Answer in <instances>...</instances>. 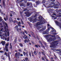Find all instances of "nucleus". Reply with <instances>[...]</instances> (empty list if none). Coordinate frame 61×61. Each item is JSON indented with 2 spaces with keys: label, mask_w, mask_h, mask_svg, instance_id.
<instances>
[{
  "label": "nucleus",
  "mask_w": 61,
  "mask_h": 61,
  "mask_svg": "<svg viewBox=\"0 0 61 61\" xmlns=\"http://www.w3.org/2000/svg\"><path fill=\"white\" fill-rule=\"evenodd\" d=\"M44 30L42 29H41V30H40V31H41V32H42Z\"/></svg>",
  "instance_id": "obj_42"
},
{
  "label": "nucleus",
  "mask_w": 61,
  "mask_h": 61,
  "mask_svg": "<svg viewBox=\"0 0 61 61\" xmlns=\"http://www.w3.org/2000/svg\"><path fill=\"white\" fill-rule=\"evenodd\" d=\"M17 20H20V19L19 18H17Z\"/></svg>",
  "instance_id": "obj_60"
},
{
  "label": "nucleus",
  "mask_w": 61,
  "mask_h": 61,
  "mask_svg": "<svg viewBox=\"0 0 61 61\" xmlns=\"http://www.w3.org/2000/svg\"><path fill=\"white\" fill-rule=\"evenodd\" d=\"M19 45L21 47H23V44L21 43H19Z\"/></svg>",
  "instance_id": "obj_26"
},
{
  "label": "nucleus",
  "mask_w": 61,
  "mask_h": 61,
  "mask_svg": "<svg viewBox=\"0 0 61 61\" xmlns=\"http://www.w3.org/2000/svg\"><path fill=\"white\" fill-rule=\"evenodd\" d=\"M50 28H51V29H52V30H51V32H52V33H53V32H55V33L56 32V30H55L51 26Z\"/></svg>",
  "instance_id": "obj_14"
},
{
  "label": "nucleus",
  "mask_w": 61,
  "mask_h": 61,
  "mask_svg": "<svg viewBox=\"0 0 61 61\" xmlns=\"http://www.w3.org/2000/svg\"><path fill=\"white\" fill-rule=\"evenodd\" d=\"M39 42L42 45V42L41 41H39Z\"/></svg>",
  "instance_id": "obj_50"
},
{
  "label": "nucleus",
  "mask_w": 61,
  "mask_h": 61,
  "mask_svg": "<svg viewBox=\"0 0 61 61\" xmlns=\"http://www.w3.org/2000/svg\"><path fill=\"white\" fill-rule=\"evenodd\" d=\"M2 21V17H0V22H1Z\"/></svg>",
  "instance_id": "obj_38"
},
{
  "label": "nucleus",
  "mask_w": 61,
  "mask_h": 61,
  "mask_svg": "<svg viewBox=\"0 0 61 61\" xmlns=\"http://www.w3.org/2000/svg\"><path fill=\"white\" fill-rule=\"evenodd\" d=\"M28 20H30V22L32 21V23H35L37 21V18H36L33 19V17H31L28 18Z\"/></svg>",
  "instance_id": "obj_5"
},
{
  "label": "nucleus",
  "mask_w": 61,
  "mask_h": 61,
  "mask_svg": "<svg viewBox=\"0 0 61 61\" xmlns=\"http://www.w3.org/2000/svg\"><path fill=\"white\" fill-rule=\"evenodd\" d=\"M10 49H11L12 50V46L11 45V43H10Z\"/></svg>",
  "instance_id": "obj_23"
},
{
  "label": "nucleus",
  "mask_w": 61,
  "mask_h": 61,
  "mask_svg": "<svg viewBox=\"0 0 61 61\" xmlns=\"http://www.w3.org/2000/svg\"><path fill=\"white\" fill-rule=\"evenodd\" d=\"M27 42L28 43V40H25V41H24V42H25V43H26V42Z\"/></svg>",
  "instance_id": "obj_29"
},
{
  "label": "nucleus",
  "mask_w": 61,
  "mask_h": 61,
  "mask_svg": "<svg viewBox=\"0 0 61 61\" xmlns=\"http://www.w3.org/2000/svg\"><path fill=\"white\" fill-rule=\"evenodd\" d=\"M45 2H46V1H45V0H43V5L44 6H47L48 5L49 3H46V4H44L45 3Z\"/></svg>",
  "instance_id": "obj_12"
},
{
  "label": "nucleus",
  "mask_w": 61,
  "mask_h": 61,
  "mask_svg": "<svg viewBox=\"0 0 61 61\" xmlns=\"http://www.w3.org/2000/svg\"><path fill=\"white\" fill-rule=\"evenodd\" d=\"M3 51H0V53H3Z\"/></svg>",
  "instance_id": "obj_62"
},
{
  "label": "nucleus",
  "mask_w": 61,
  "mask_h": 61,
  "mask_svg": "<svg viewBox=\"0 0 61 61\" xmlns=\"http://www.w3.org/2000/svg\"><path fill=\"white\" fill-rule=\"evenodd\" d=\"M18 25H16V26H15V28H18Z\"/></svg>",
  "instance_id": "obj_58"
},
{
  "label": "nucleus",
  "mask_w": 61,
  "mask_h": 61,
  "mask_svg": "<svg viewBox=\"0 0 61 61\" xmlns=\"http://www.w3.org/2000/svg\"><path fill=\"white\" fill-rule=\"evenodd\" d=\"M27 23H28V24L29 25H31V24H30V22H27Z\"/></svg>",
  "instance_id": "obj_51"
},
{
  "label": "nucleus",
  "mask_w": 61,
  "mask_h": 61,
  "mask_svg": "<svg viewBox=\"0 0 61 61\" xmlns=\"http://www.w3.org/2000/svg\"><path fill=\"white\" fill-rule=\"evenodd\" d=\"M50 29L49 28H48L47 30H46V31H44L43 32V34H44L47 35L48 34V32H49V30Z\"/></svg>",
  "instance_id": "obj_10"
},
{
  "label": "nucleus",
  "mask_w": 61,
  "mask_h": 61,
  "mask_svg": "<svg viewBox=\"0 0 61 61\" xmlns=\"http://www.w3.org/2000/svg\"><path fill=\"white\" fill-rule=\"evenodd\" d=\"M58 41H55L51 42L50 43V47L51 48H54L56 47V46H57L58 43Z\"/></svg>",
  "instance_id": "obj_3"
},
{
  "label": "nucleus",
  "mask_w": 61,
  "mask_h": 61,
  "mask_svg": "<svg viewBox=\"0 0 61 61\" xmlns=\"http://www.w3.org/2000/svg\"><path fill=\"white\" fill-rule=\"evenodd\" d=\"M18 26L19 27H21V25L19 24H18Z\"/></svg>",
  "instance_id": "obj_46"
},
{
  "label": "nucleus",
  "mask_w": 61,
  "mask_h": 61,
  "mask_svg": "<svg viewBox=\"0 0 61 61\" xmlns=\"http://www.w3.org/2000/svg\"><path fill=\"white\" fill-rule=\"evenodd\" d=\"M3 28H2L0 30V36L1 37V35H2V32H3Z\"/></svg>",
  "instance_id": "obj_16"
},
{
  "label": "nucleus",
  "mask_w": 61,
  "mask_h": 61,
  "mask_svg": "<svg viewBox=\"0 0 61 61\" xmlns=\"http://www.w3.org/2000/svg\"><path fill=\"white\" fill-rule=\"evenodd\" d=\"M30 5V3H27V6H28Z\"/></svg>",
  "instance_id": "obj_32"
},
{
  "label": "nucleus",
  "mask_w": 61,
  "mask_h": 61,
  "mask_svg": "<svg viewBox=\"0 0 61 61\" xmlns=\"http://www.w3.org/2000/svg\"><path fill=\"white\" fill-rule=\"evenodd\" d=\"M42 59L43 61H45V60L44 59V58L43 57H42Z\"/></svg>",
  "instance_id": "obj_52"
},
{
  "label": "nucleus",
  "mask_w": 61,
  "mask_h": 61,
  "mask_svg": "<svg viewBox=\"0 0 61 61\" xmlns=\"http://www.w3.org/2000/svg\"><path fill=\"white\" fill-rule=\"evenodd\" d=\"M18 54L17 53H15V58H19V56L20 55V56H23V54H20V53L19 52H18Z\"/></svg>",
  "instance_id": "obj_8"
},
{
  "label": "nucleus",
  "mask_w": 61,
  "mask_h": 61,
  "mask_svg": "<svg viewBox=\"0 0 61 61\" xmlns=\"http://www.w3.org/2000/svg\"><path fill=\"white\" fill-rule=\"evenodd\" d=\"M52 2H54L55 1V0H50Z\"/></svg>",
  "instance_id": "obj_57"
},
{
  "label": "nucleus",
  "mask_w": 61,
  "mask_h": 61,
  "mask_svg": "<svg viewBox=\"0 0 61 61\" xmlns=\"http://www.w3.org/2000/svg\"><path fill=\"white\" fill-rule=\"evenodd\" d=\"M15 61H18V60L17 59H15Z\"/></svg>",
  "instance_id": "obj_64"
},
{
  "label": "nucleus",
  "mask_w": 61,
  "mask_h": 61,
  "mask_svg": "<svg viewBox=\"0 0 61 61\" xmlns=\"http://www.w3.org/2000/svg\"><path fill=\"white\" fill-rule=\"evenodd\" d=\"M34 46H35V47H36V48H39L38 45H35Z\"/></svg>",
  "instance_id": "obj_33"
},
{
  "label": "nucleus",
  "mask_w": 61,
  "mask_h": 61,
  "mask_svg": "<svg viewBox=\"0 0 61 61\" xmlns=\"http://www.w3.org/2000/svg\"><path fill=\"white\" fill-rule=\"evenodd\" d=\"M18 41H19V42H20L21 41V40L20 39H18Z\"/></svg>",
  "instance_id": "obj_47"
},
{
  "label": "nucleus",
  "mask_w": 61,
  "mask_h": 61,
  "mask_svg": "<svg viewBox=\"0 0 61 61\" xmlns=\"http://www.w3.org/2000/svg\"><path fill=\"white\" fill-rule=\"evenodd\" d=\"M45 60H46V61H49V60H48V59H47L46 58H45Z\"/></svg>",
  "instance_id": "obj_59"
},
{
  "label": "nucleus",
  "mask_w": 61,
  "mask_h": 61,
  "mask_svg": "<svg viewBox=\"0 0 61 61\" xmlns=\"http://www.w3.org/2000/svg\"><path fill=\"white\" fill-rule=\"evenodd\" d=\"M45 37H47V42H51L53 41H55L56 39V37H54V38H52L51 37H49L47 35H45Z\"/></svg>",
  "instance_id": "obj_4"
},
{
  "label": "nucleus",
  "mask_w": 61,
  "mask_h": 61,
  "mask_svg": "<svg viewBox=\"0 0 61 61\" xmlns=\"http://www.w3.org/2000/svg\"><path fill=\"white\" fill-rule=\"evenodd\" d=\"M31 34H32V36L34 38H35V35H34V33L32 32H31Z\"/></svg>",
  "instance_id": "obj_19"
},
{
  "label": "nucleus",
  "mask_w": 61,
  "mask_h": 61,
  "mask_svg": "<svg viewBox=\"0 0 61 61\" xmlns=\"http://www.w3.org/2000/svg\"><path fill=\"white\" fill-rule=\"evenodd\" d=\"M39 21H40V22H38L36 23V27H38L39 25H42L43 23H45V21L43 20V17H39Z\"/></svg>",
  "instance_id": "obj_1"
},
{
  "label": "nucleus",
  "mask_w": 61,
  "mask_h": 61,
  "mask_svg": "<svg viewBox=\"0 0 61 61\" xmlns=\"http://www.w3.org/2000/svg\"><path fill=\"white\" fill-rule=\"evenodd\" d=\"M33 54H35V55H37V53H36V51H34V52H33Z\"/></svg>",
  "instance_id": "obj_27"
},
{
  "label": "nucleus",
  "mask_w": 61,
  "mask_h": 61,
  "mask_svg": "<svg viewBox=\"0 0 61 61\" xmlns=\"http://www.w3.org/2000/svg\"><path fill=\"white\" fill-rule=\"evenodd\" d=\"M21 6H24V7H25V6H24V5L23 3H22L21 4Z\"/></svg>",
  "instance_id": "obj_35"
},
{
  "label": "nucleus",
  "mask_w": 61,
  "mask_h": 61,
  "mask_svg": "<svg viewBox=\"0 0 61 61\" xmlns=\"http://www.w3.org/2000/svg\"><path fill=\"white\" fill-rule=\"evenodd\" d=\"M53 35H56V33L54 32L53 33Z\"/></svg>",
  "instance_id": "obj_63"
},
{
  "label": "nucleus",
  "mask_w": 61,
  "mask_h": 61,
  "mask_svg": "<svg viewBox=\"0 0 61 61\" xmlns=\"http://www.w3.org/2000/svg\"><path fill=\"white\" fill-rule=\"evenodd\" d=\"M20 19L21 20V21L22 24H24V22H23V21H22V20L21 19Z\"/></svg>",
  "instance_id": "obj_28"
},
{
  "label": "nucleus",
  "mask_w": 61,
  "mask_h": 61,
  "mask_svg": "<svg viewBox=\"0 0 61 61\" xmlns=\"http://www.w3.org/2000/svg\"><path fill=\"white\" fill-rule=\"evenodd\" d=\"M27 9H25L24 10V11H26V10H27Z\"/></svg>",
  "instance_id": "obj_61"
},
{
  "label": "nucleus",
  "mask_w": 61,
  "mask_h": 61,
  "mask_svg": "<svg viewBox=\"0 0 61 61\" xmlns=\"http://www.w3.org/2000/svg\"><path fill=\"white\" fill-rule=\"evenodd\" d=\"M4 55H6V56L8 57V56L7 55V53L6 52H5L4 53Z\"/></svg>",
  "instance_id": "obj_31"
},
{
  "label": "nucleus",
  "mask_w": 61,
  "mask_h": 61,
  "mask_svg": "<svg viewBox=\"0 0 61 61\" xmlns=\"http://www.w3.org/2000/svg\"><path fill=\"white\" fill-rule=\"evenodd\" d=\"M7 40V42H8L10 41L9 37H8L7 39V38H5V41H6Z\"/></svg>",
  "instance_id": "obj_18"
},
{
  "label": "nucleus",
  "mask_w": 61,
  "mask_h": 61,
  "mask_svg": "<svg viewBox=\"0 0 61 61\" xmlns=\"http://www.w3.org/2000/svg\"><path fill=\"white\" fill-rule=\"evenodd\" d=\"M31 53L32 54V56H34L33 55V52H32H32H31Z\"/></svg>",
  "instance_id": "obj_54"
},
{
  "label": "nucleus",
  "mask_w": 61,
  "mask_h": 61,
  "mask_svg": "<svg viewBox=\"0 0 61 61\" xmlns=\"http://www.w3.org/2000/svg\"><path fill=\"white\" fill-rule=\"evenodd\" d=\"M1 43L2 44V45L4 46L5 44V41H2L1 42Z\"/></svg>",
  "instance_id": "obj_17"
},
{
  "label": "nucleus",
  "mask_w": 61,
  "mask_h": 61,
  "mask_svg": "<svg viewBox=\"0 0 61 61\" xmlns=\"http://www.w3.org/2000/svg\"><path fill=\"white\" fill-rule=\"evenodd\" d=\"M23 38H24V39H28V42H30V40H29V39H28V37H27V36H26V35H24L23 36Z\"/></svg>",
  "instance_id": "obj_13"
},
{
  "label": "nucleus",
  "mask_w": 61,
  "mask_h": 61,
  "mask_svg": "<svg viewBox=\"0 0 61 61\" xmlns=\"http://www.w3.org/2000/svg\"><path fill=\"white\" fill-rule=\"evenodd\" d=\"M56 51H60V49H57L56 50Z\"/></svg>",
  "instance_id": "obj_43"
},
{
  "label": "nucleus",
  "mask_w": 61,
  "mask_h": 61,
  "mask_svg": "<svg viewBox=\"0 0 61 61\" xmlns=\"http://www.w3.org/2000/svg\"><path fill=\"white\" fill-rule=\"evenodd\" d=\"M23 55H24V56H25L26 53H25V51H23Z\"/></svg>",
  "instance_id": "obj_30"
},
{
  "label": "nucleus",
  "mask_w": 61,
  "mask_h": 61,
  "mask_svg": "<svg viewBox=\"0 0 61 61\" xmlns=\"http://www.w3.org/2000/svg\"><path fill=\"white\" fill-rule=\"evenodd\" d=\"M8 56L9 57V61H11V58L10 57L9 52H8Z\"/></svg>",
  "instance_id": "obj_21"
},
{
  "label": "nucleus",
  "mask_w": 61,
  "mask_h": 61,
  "mask_svg": "<svg viewBox=\"0 0 61 61\" xmlns=\"http://www.w3.org/2000/svg\"><path fill=\"white\" fill-rule=\"evenodd\" d=\"M1 13L3 15H5V14L4 13H3V12H2Z\"/></svg>",
  "instance_id": "obj_56"
},
{
  "label": "nucleus",
  "mask_w": 61,
  "mask_h": 61,
  "mask_svg": "<svg viewBox=\"0 0 61 61\" xmlns=\"http://www.w3.org/2000/svg\"><path fill=\"white\" fill-rule=\"evenodd\" d=\"M43 27V26L42 25H41L39 26V28L40 29H41Z\"/></svg>",
  "instance_id": "obj_20"
},
{
  "label": "nucleus",
  "mask_w": 61,
  "mask_h": 61,
  "mask_svg": "<svg viewBox=\"0 0 61 61\" xmlns=\"http://www.w3.org/2000/svg\"><path fill=\"white\" fill-rule=\"evenodd\" d=\"M24 32L26 34H28V32H27V31L26 30H25L24 31Z\"/></svg>",
  "instance_id": "obj_41"
},
{
  "label": "nucleus",
  "mask_w": 61,
  "mask_h": 61,
  "mask_svg": "<svg viewBox=\"0 0 61 61\" xmlns=\"http://www.w3.org/2000/svg\"><path fill=\"white\" fill-rule=\"evenodd\" d=\"M26 16L27 17H29L31 15L32 13H30V12H25V13Z\"/></svg>",
  "instance_id": "obj_9"
},
{
  "label": "nucleus",
  "mask_w": 61,
  "mask_h": 61,
  "mask_svg": "<svg viewBox=\"0 0 61 61\" xmlns=\"http://www.w3.org/2000/svg\"><path fill=\"white\" fill-rule=\"evenodd\" d=\"M29 56H31V52H30V53H29Z\"/></svg>",
  "instance_id": "obj_55"
},
{
  "label": "nucleus",
  "mask_w": 61,
  "mask_h": 61,
  "mask_svg": "<svg viewBox=\"0 0 61 61\" xmlns=\"http://www.w3.org/2000/svg\"><path fill=\"white\" fill-rule=\"evenodd\" d=\"M58 12H61V9H59V10L58 11Z\"/></svg>",
  "instance_id": "obj_48"
},
{
  "label": "nucleus",
  "mask_w": 61,
  "mask_h": 61,
  "mask_svg": "<svg viewBox=\"0 0 61 61\" xmlns=\"http://www.w3.org/2000/svg\"><path fill=\"white\" fill-rule=\"evenodd\" d=\"M50 5L51 6H52V7H53L55 9H58L59 7V5L58 4H55V3L53 2H51Z\"/></svg>",
  "instance_id": "obj_7"
},
{
  "label": "nucleus",
  "mask_w": 61,
  "mask_h": 61,
  "mask_svg": "<svg viewBox=\"0 0 61 61\" xmlns=\"http://www.w3.org/2000/svg\"><path fill=\"white\" fill-rule=\"evenodd\" d=\"M17 42V39H15V41H14V42H15V43H14V44H15V43H16Z\"/></svg>",
  "instance_id": "obj_34"
},
{
  "label": "nucleus",
  "mask_w": 61,
  "mask_h": 61,
  "mask_svg": "<svg viewBox=\"0 0 61 61\" xmlns=\"http://www.w3.org/2000/svg\"><path fill=\"white\" fill-rule=\"evenodd\" d=\"M36 4H39V1H36Z\"/></svg>",
  "instance_id": "obj_39"
},
{
  "label": "nucleus",
  "mask_w": 61,
  "mask_h": 61,
  "mask_svg": "<svg viewBox=\"0 0 61 61\" xmlns=\"http://www.w3.org/2000/svg\"><path fill=\"white\" fill-rule=\"evenodd\" d=\"M46 29V26H44V28L42 29H43L45 30Z\"/></svg>",
  "instance_id": "obj_40"
},
{
  "label": "nucleus",
  "mask_w": 61,
  "mask_h": 61,
  "mask_svg": "<svg viewBox=\"0 0 61 61\" xmlns=\"http://www.w3.org/2000/svg\"><path fill=\"white\" fill-rule=\"evenodd\" d=\"M2 22L6 26H4V29L5 30V32H6L8 36H9L10 32H9V30L8 29V25L6 23H5L4 21H2Z\"/></svg>",
  "instance_id": "obj_2"
},
{
  "label": "nucleus",
  "mask_w": 61,
  "mask_h": 61,
  "mask_svg": "<svg viewBox=\"0 0 61 61\" xmlns=\"http://www.w3.org/2000/svg\"><path fill=\"white\" fill-rule=\"evenodd\" d=\"M9 45V44H5V46H6L7 47V46H8Z\"/></svg>",
  "instance_id": "obj_44"
},
{
  "label": "nucleus",
  "mask_w": 61,
  "mask_h": 61,
  "mask_svg": "<svg viewBox=\"0 0 61 61\" xmlns=\"http://www.w3.org/2000/svg\"><path fill=\"white\" fill-rule=\"evenodd\" d=\"M28 20H30V22L32 21V23H35L37 21V18H36L33 19V17H31L28 18Z\"/></svg>",
  "instance_id": "obj_6"
},
{
  "label": "nucleus",
  "mask_w": 61,
  "mask_h": 61,
  "mask_svg": "<svg viewBox=\"0 0 61 61\" xmlns=\"http://www.w3.org/2000/svg\"><path fill=\"white\" fill-rule=\"evenodd\" d=\"M56 23L57 25L59 26V27L61 29V23L58 22V21H56Z\"/></svg>",
  "instance_id": "obj_11"
},
{
  "label": "nucleus",
  "mask_w": 61,
  "mask_h": 61,
  "mask_svg": "<svg viewBox=\"0 0 61 61\" xmlns=\"http://www.w3.org/2000/svg\"><path fill=\"white\" fill-rule=\"evenodd\" d=\"M5 35H4V36H7V35L6 33H5Z\"/></svg>",
  "instance_id": "obj_49"
},
{
  "label": "nucleus",
  "mask_w": 61,
  "mask_h": 61,
  "mask_svg": "<svg viewBox=\"0 0 61 61\" xmlns=\"http://www.w3.org/2000/svg\"><path fill=\"white\" fill-rule=\"evenodd\" d=\"M2 4H3L4 6H5V2H4V0H2Z\"/></svg>",
  "instance_id": "obj_22"
},
{
  "label": "nucleus",
  "mask_w": 61,
  "mask_h": 61,
  "mask_svg": "<svg viewBox=\"0 0 61 61\" xmlns=\"http://www.w3.org/2000/svg\"><path fill=\"white\" fill-rule=\"evenodd\" d=\"M25 0H17V1L18 2H21Z\"/></svg>",
  "instance_id": "obj_25"
},
{
  "label": "nucleus",
  "mask_w": 61,
  "mask_h": 61,
  "mask_svg": "<svg viewBox=\"0 0 61 61\" xmlns=\"http://www.w3.org/2000/svg\"><path fill=\"white\" fill-rule=\"evenodd\" d=\"M4 50L5 51H6L7 52L8 51V48L7 47L5 46V47L4 49Z\"/></svg>",
  "instance_id": "obj_15"
},
{
  "label": "nucleus",
  "mask_w": 61,
  "mask_h": 61,
  "mask_svg": "<svg viewBox=\"0 0 61 61\" xmlns=\"http://www.w3.org/2000/svg\"><path fill=\"white\" fill-rule=\"evenodd\" d=\"M49 11L50 12H52V10L51 9H49Z\"/></svg>",
  "instance_id": "obj_36"
},
{
  "label": "nucleus",
  "mask_w": 61,
  "mask_h": 61,
  "mask_svg": "<svg viewBox=\"0 0 61 61\" xmlns=\"http://www.w3.org/2000/svg\"><path fill=\"white\" fill-rule=\"evenodd\" d=\"M42 53V54H43L44 55V56H45V52H44V51L43 52H41Z\"/></svg>",
  "instance_id": "obj_37"
},
{
  "label": "nucleus",
  "mask_w": 61,
  "mask_h": 61,
  "mask_svg": "<svg viewBox=\"0 0 61 61\" xmlns=\"http://www.w3.org/2000/svg\"><path fill=\"white\" fill-rule=\"evenodd\" d=\"M25 61H29V59L28 57H25Z\"/></svg>",
  "instance_id": "obj_24"
},
{
  "label": "nucleus",
  "mask_w": 61,
  "mask_h": 61,
  "mask_svg": "<svg viewBox=\"0 0 61 61\" xmlns=\"http://www.w3.org/2000/svg\"><path fill=\"white\" fill-rule=\"evenodd\" d=\"M54 56H55V59H56L57 58V57L55 55V54L54 55Z\"/></svg>",
  "instance_id": "obj_53"
},
{
  "label": "nucleus",
  "mask_w": 61,
  "mask_h": 61,
  "mask_svg": "<svg viewBox=\"0 0 61 61\" xmlns=\"http://www.w3.org/2000/svg\"><path fill=\"white\" fill-rule=\"evenodd\" d=\"M20 15H21V16H22V12H20Z\"/></svg>",
  "instance_id": "obj_45"
}]
</instances>
